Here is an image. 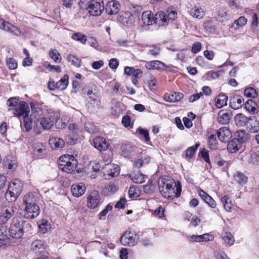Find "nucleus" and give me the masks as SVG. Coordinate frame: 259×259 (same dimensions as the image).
Wrapping results in <instances>:
<instances>
[{"label":"nucleus","instance_id":"nucleus-1","mask_svg":"<svg viewBox=\"0 0 259 259\" xmlns=\"http://www.w3.org/2000/svg\"><path fill=\"white\" fill-rule=\"evenodd\" d=\"M174 182L173 180L166 177L160 178L158 181L159 190L161 194L165 198L173 199L175 197H179L181 192V187L178 186L176 192L173 187Z\"/></svg>","mask_w":259,"mask_h":259},{"label":"nucleus","instance_id":"nucleus-2","mask_svg":"<svg viewBox=\"0 0 259 259\" xmlns=\"http://www.w3.org/2000/svg\"><path fill=\"white\" fill-rule=\"evenodd\" d=\"M28 227H30L28 222L14 217L9 228L10 235L13 238L19 239L23 235L25 231H28Z\"/></svg>","mask_w":259,"mask_h":259},{"label":"nucleus","instance_id":"nucleus-3","mask_svg":"<svg viewBox=\"0 0 259 259\" xmlns=\"http://www.w3.org/2000/svg\"><path fill=\"white\" fill-rule=\"evenodd\" d=\"M23 183L19 179L12 181L9 184L5 194L6 199L9 201H14L20 195L22 190Z\"/></svg>","mask_w":259,"mask_h":259},{"label":"nucleus","instance_id":"nucleus-4","mask_svg":"<svg viewBox=\"0 0 259 259\" xmlns=\"http://www.w3.org/2000/svg\"><path fill=\"white\" fill-rule=\"evenodd\" d=\"M177 18V12L173 8L167 9L166 13L162 11L156 14V19L159 25L167 26L169 20H174Z\"/></svg>","mask_w":259,"mask_h":259},{"label":"nucleus","instance_id":"nucleus-5","mask_svg":"<svg viewBox=\"0 0 259 259\" xmlns=\"http://www.w3.org/2000/svg\"><path fill=\"white\" fill-rule=\"evenodd\" d=\"M76 166V161L72 155H64L59 158V166L63 171L71 173L75 171Z\"/></svg>","mask_w":259,"mask_h":259},{"label":"nucleus","instance_id":"nucleus-6","mask_svg":"<svg viewBox=\"0 0 259 259\" xmlns=\"http://www.w3.org/2000/svg\"><path fill=\"white\" fill-rule=\"evenodd\" d=\"M88 10L89 13L94 16H100L104 10L102 0H91L89 2Z\"/></svg>","mask_w":259,"mask_h":259},{"label":"nucleus","instance_id":"nucleus-7","mask_svg":"<svg viewBox=\"0 0 259 259\" xmlns=\"http://www.w3.org/2000/svg\"><path fill=\"white\" fill-rule=\"evenodd\" d=\"M139 236L135 232H126L120 238V242L123 245L133 246L138 242Z\"/></svg>","mask_w":259,"mask_h":259},{"label":"nucleus","instance_id":"nucleus-8","mask_svg":"<svg viewBox=\"0 0 259 259\" xmlns=\"http://www.w3.org/2000/svg\"><path fill=\"white\" fill-rule=\"evenodd\" d=\"M13 114L17 116L26 117L29 116L30 110L28 104L24 101H20L15 106V108H12Z\"/></svg>","mask_w":259,"mask_h":259},{"label":"nucleus","instance_id":"nucleus-9","mask_svg":"<svg viewBox=\"0 0 259 259\" xmlns=\"http://www.w3.org/2000/svg\"><path fill=\"white\" fill-rule=\"evenodd\" d=\"M0 29L14 34L18 36L22 34L21 30L17 27L5 21L3 19H0Z\"/></svg>","mask_w":259,"mask_h":259},{"label":"nucleus","instance_id":"nucleus-10","mask_svg":"<svg viewBox=\"0 0 259 259\" xmlns=\"http://www.w3.org/2000/svg\"><path fill=\"white\" fill-rule=\"evenodd\" d=\"M14 214L15 210L13 207H3L0 211V223H6Z\"/></svg>","mask_w":259,"mask_h":259},{"label":"nucleus","instance_id":"nucleus-11","mask_svg":"<svg viewBox=\"0 0 259 259\" xmlns=\"http://www.w3.org/2000/svg\"><path fill=\"white\" fill-rule=\"evenodd\" d=\"M92 144L96 149L100 151L106 150L110 146L105 138L98 136L93 139Z\"/></svg>","mask_w":259,"mask_h":259},{"label":"nucleus","instance_id":"nucleus-12","mask_svg":"<svg viewBox=\"0 0 259 259\" xmlns=\"http://www.w3.org/2000/svg\"><path fill=\"white\" fill-rule=\"evenodd\" d=\"M101 202L99 193L97 191L91 192L88 197V206L91 209H94L98 206Z\"/></svg>","mask_w":259,"mask_h":259},{"label":"nucleus","instance_id":"nucleus-13","mask_svg":"<svg viewBox=\"0 0 259 259\" xmlns=\"http://www.w3.org/2000/svg\"><path fill=\"white\" fill-rule=\"evenodd\" d=\"M40 213V208L38 205H31L25 206L24 217L32 219L37 217Z\"/></svg>","mask_w":259,"mask_h":259},{"label":"nucleus","instance_id":"nucleus-14","mask_svg":"<svg viewBox=\"0 0 259 259\" xmlns=\"http://www.w3.org/2000/svg\"><path fill=\"white\" fill-rule=\"evenodd\" d=\"M103 173L105 175H108L111 177H114L119 175V167L118 165L112 164L107 163L105 165L103 168Z\"/></svg>","mask_w":259,"mask_h":259},{"label":"nucleus","instance_id":"nucleus-15","mask_svg":"<svg viewBox=\"0 0 259 259\" xmlns=\"http://www.w3.org/2000/svg\"><path fill=\"white\" fill-rule=\"evenodd\" d=\"M217 136L220 141L227 142L232 137V133L227 127H222L217 131Z\"/></svg>","mask_w":259,"mask_h":259},{"label":"nucleus","instance_id":"nucleus-16","mask_svg":"<svg viewBox=\"0 0 259 259\" xmlns=\"http://www.w3.org/2000/svg\"><path fill=\"white\" fill-rule=\"evenodd\" d=\"M136 147L131 143H124L121 146V155L124 157H130L134 154Z\"/></svg>","mask_w":259,"mask_h":259},{"label":"nucleus","instance_id":"nucleus-17","mask_svg":"<svg viewBox=\"0 0 259 259\" xmlns=\"http://www.w3.org/2000/svg\"><path fill=\"white\" fill-rule=\"evenodd\" d=\"M244 99L243 98L238 95H234L230 98L229 99V106L230 107L235 110L240 108L243 105Z\"/></svg>","mask_w":259,"mask_h":259},{"label":"nucleus","instance_id":"nucleus-18","mask_svg":"<svg viewBox=\"0 0 259 259\" xmlns=\"http://www.w3.org/2000/svg\"><path fill=\"white\" fill-rule=\"evenodd\" d=\"M120 9V5L117 1H112L109 2L105 9L106 12L110 15H115L117 14Z\"/></svg>","mask_w":259,"mask_h":259},{"label":"nucleus","instance_id":"nucleus-19","mask_svg":"<svg viewBox=\"0 0 259 259\" xmlns=\"http://www.w3.org/2000/svg\"><path fill=\"white\" fill-rule=\"evenodd\" d=\"M135 18L130 12H124L118 18V21L124 26L132 24L135 21Z\"/></svg>","mask_w":259,"mask_h":259},{"label":"nucleus","instance_id":"nucleus-20","mask_svg":"<svg viewBox=\"0 0 259 259\" xmlns=\"http://www.w3.org/2000/svg\"><path fill=\"white\" fill-rule=\"evenodd\" d=\"M142 20L143 24L145 25H151L153 23L158 24V23L156 22V16L155 18H154L153 14L151 11H147L144 12L142 15Z\"/></svg>","mask_w":259,"mask_h":259},{"label":"nucleus","instance_id":"nucleus-21","mask_svg":"<svg viewBox=\"0 0 259 259\" xmlns=\"http://www.w3.org/2000/svg\"><path fill=\"white\" fill-rule=\"evenodd\" d=\"M212 237L208 234H204L200 235H192L190 236H187V239L190 242H201L203 241H208L211 240L210 238Z\"/></svg>","mask_w":259,"mask_h":259},{"label":"nucleus","instance_id":"nucleus-22","mask_svg":"<svg viewBox=\"0 0 259 259\" xmlns=\"http://www.w3.org/2000/svg\"><path fill=\"white\" fill-rule=\"evenodd\" d=\"M38 197L35 193H29L24 195L23 198V203L26 206L31 205H36Z\"/></svg>","mask_w":259,"mask_h":259},{"label":"nucleus","instance_id":"nucleus-23","mask_svg":"<svg viewBox=\"0 0 259 259\" xmlns=\"http://www.w3.org/2000/svg\"><path fill=\"white\" fill-rule=\"evenodd\" d=\"M85 189L84 184H75L71 187V192L74 196L79 197L84 194Z\"/></svg>","mask_w":259,"mask_h":259},{"label":"nucleus","instance_id":"nucleus-24","mask_svg":"<svg viewBox=\"0 0 259 259\" xmlns=\"http://www.w3.org/2000/svg\"><path fill=\"white\" fill-rule=\"evenodd\" d=\"M246 127L251 133H254L259 131V122L255 116L249 118Z\"/></svg>","mask_w":259,"mask_h":259},{"label":"nucleus","instance_id":"nucleus-25","mask_svg":"<svg viewBox=\"0 0 259 259\" xmlns=\"http://www.w3.org/2000/svg\"><path fill=\"white\" fill-rule=\"evenodd\" d=\"M231 117V114L229 112L221 110L218 115V121L222 124H226L229 123Z\"/></svg>","mask_w":259,"mask_h":259},{"label":"nucleus","instance_id":"nucleus-26","mask_svg":"<svg viewBox=\"0 0 259 259\" xmlns=\"http://www.w3.org/2000/svg\"><path fill=\"white\" fill-rule=\"evenodd\" d=\"M165 64L158 60L145 62V67L148 70L150 69H161L165 66Z\"/></svg>","mask_w":259,"mask_h":259},{"label":"nucleus","instance_id":"nucleus-27","mask_svg":"<svg viewBox=\"0 0 259 259\" xmlns=\"http://www.w3.org/2000/svg\"><path fill=\"white\" fill-rule=\"evenodd\" d=\"M199 195L200 197L211 207L215 208L217 206L215 201L212 198L208 195L204 191L201 190L199 191Z\"/></svg>","mask_w":259,"mask_h":259},{"label":"nucleus","instance_id":"nucleus-28","mask_svg":"<svg viewBox=\"0 0 259 259\" xmlns=\"http://www.w3.org/2000/svg\"><path fill=\"white\" fill-rule=\"evenodd\" d=\"M189 13L192 17L199 19L203 18L205 15V11L203 9L197 7L191 8Z\"/></svg>","mask_w":259,"mask_h":259},{"label":"nucleus","instance_id":"nucleus-29","mask_svg":"<svg viewBox=\"0 0 259 259\" xmlns=\"http://www.w3.org/2000/svg\"><path fill=\"white\" fill-rule=\"evenodd\" d=\"M46 148L41 143H34L33 145V153L37 158L45 154Z\"/></svg>","mask_w":259,"mask_h":259},{"label":"nucleus","instance_id":"nucleus-30","mask_svg":"<svg viewBox=\"0 0 259 259\" xmlns=\"http://www.w3.org/2000/svg\"><path fill=\"white\" fill-rule=\"evenodd\" d=\"M49 144L52 148L59 149L64 146L65 142L62 139L52 137L50 139Z\"/></svg>","mask_w":259,"mask_h":259},{"label":"nucleus","instance_id":"nucleus-31","mask_svg":"<svg viewBox=\"0 0 259 259\" xmlns=\"http://www.w3.org/2000/svg\"><path fill=\"white\" fill-rule=\"evenodd\" d=\"M242 144L236 139H233L228 144L227 149L231 153H236L241 148Z\"/></svg>","mask_w":259,"mask_h":259},{"label":"nucleus","instance_id":"nucleus-32","mask_svg":"<svg viewBox=\"0 0 259 259\" xmlns=\"http://www.w3.org/2000/svg\"><path fill=\"white\" fill-rule=\"evenodd\" d=\"M245 109L251 114H255L257 113L256 103L252 100H248L244 104Z\"/></svg>","mask_w":259,"mask_h":259},{"label":"nucleus","instance_id":"nucleus-33","mask_svg":"<svg viewBox=\"0 0 259 259\" xmlns=\"http://www.w3.org/2000/svg\"><path fill=\"white\" fill-rule=\"evenodd\" d=\"M249 118L243 114L239 113L235 116V122L237 125L240 126H246Z\"/></svg>","mask_w":259,"mask_h":259},{"label":"nucleus","instance_id":"nucleus-34","mask_svg":"<svg viewBox=\"0 0 259 259\" xmlns=\"http://www.w3.org/2000/svg\"><path fill=\"white\" fill-rule=\"evenodd\" d=\"M31 249L35 253H41L45 249L44 242L41 240H36L31 243Z\"/></svg>","mask_w":259,"mask_h":259},{"label":"nucleus","instance_id":"nucleus-35","mask_svg":"<svg viewBox=\"0 0 259 259\" xmlns=\"http://www.w3.org/2000/svg\"><path fill=\"white\" fill-rule=\"evenodd\" d=\"M228 97L225 94H221L215 99V106L218 108H221L227 105Z\"/></svg>","mask_w":259,"mask_h":259},{"label":"nucleus","instance_id":"nucleus-36","mask_svg":"<svg viewBox=\"0 0 259 259\" xmlns=\"http://www.w3.org/2000/svg\"><path fill=\"white\" fill-rule=\"evenodd\" d=\"M129 178L135 183L142 184L145 182V175L140 172L129 175Z\"/></svg>","mask_w":259,"mask_h":259},{"label":"nucleus","instance_id":"nucleus-37","mask_svg":"<svg viewBox=\"0 0 259 259\" xmlns=\"http://www.w3.org/2000/svg\"><path fill=\"white\" fill-rule=\"evenodd\" d=\"M31 110L33 114L36 116H40L44 115V109L42 106L39 103H33L31 104Z\"/></svg>","mask_w":259,"mask_h":259},{"label":"nucleus","instance_id":"nucleus-38","mask_svg":"<svg viewBox=\"0 0 259 259\" xmlns=\"http://www.w3.org/2000/svg\"><path fill=\"white\" fill-rule=\"evenodd\" d=\"M235 136L236 138L234 139L237 140L241 144L245 142L249 138L248 134L243 130L236 131L235 133Z\"/></svg>","mask_w":259,"mask_h":259},{"label":"nucleus","instance_id":"nucleus-39","mask_svg":"<svg viewBox=\"0 0 259 259\" xmlns=\"http://www.w3.org/2000/svg\"><path fill=\"white\" fill-rule=\"evenodd\" d=\"M221 201L223 203L224 209L228 212H231L234 207L231 201L228 196L225 195L221 198Z\"/></svg>","mask_w":259,"mask_h":259},{"label":"nucleus","instance_id":"nucleus-40","mask_svg":"<svg viewBox=\"0 0 259 259\" xmlns=\"http://www.w3.org/2000/svg\"><path fill=\"white\" fill-rule=\"evenodd\" d=\"M54 122V118L52 117H43L41 119L40 123L43 129L49 130L53 125Z\"/></svg>","mask_w":259,"mask_h":259},{"label":"nucleus","instance_id":"nucleus-41","mask_svg":"<svg viewBox=\"0 0 259 259\" xmlns=\"http://www.w3.org/2000/svg\"><path fill=\"white\" fill-rule=\"evenodd\" d=\"M117 190L116 186L112 183H110L103 189L102 192L104 195L108 196L114 193Z\"/></svg>","mask_w":259,"mask_h":259},{"label":"nucleus","instance_id":"nucleus-42","mask_svg":"<svg viewBox=\"0 0 259 259\" xmlns=\"http://www.w3.org/2000/svg\"><path fill=\"white\" fill-rule=\"evenodd\" d=\"M129 11L132 14V16L135 18L138 17L142 10V8L141 6L136 5L133 4H130L128 6Z\"/></svg>","mask_w":259,"mask_h":259},{"label":"nucleus","instance_id":"nucleus-43","mask_svg":"<svg viewBox=\"0 0 259 259\" xmlns=\"http://www.w3.org/2000/svg\"><path fill=\"white\" fill-rule=\"evenodd\" d=\"M68 83V76L64 75L60 80L56 83V87L57 89L63 90L65 89Z\"/></svg>","mask_w":259,"mask_h":259},{"label":"nucleus","instance_id":"nucleus-44","mask_svg":"<svg viewBox=\"0 0 259 259\" xmlns=\"http://www.w3.org/2000/svg\"><path fill=\"white\" fill-rule=\"evenodd\" d=\"M183 97V94L179 92H174L167 97V99L166 101L169 102H176L180 101Z\"/></svg>","mask_w":259,"mask_h":259},{"label":"nucleus","instance_id":"nucleus-45","mask_svg":"<svg viewBox=\"0 0 259 259\" xmlns=\"http://www.w3.org/2000/svg\"><path fill=\"white\" fill-rule=\"evenodd\" d=\"M247 161L252 166L259 165V153H252L248 157Z\"/></svg>","mask_w":259,"mask_h":259},{"label":"nucleus","instance_id":"nucleus-46","mask_svg":"<svg viewBox=\"0 0 259 259\" xmlns=\"http://www.w3.org/2000/svg\"><path fill=\"white\" fill-rule=\"evenodd\" d=\"M71 38L74 40L80 42L82 44H85L87 41L86 35L80 32L74 33L72 34Z\"/></svg>","mask_w":259,"mask_h":259},{"label":"nucleus","instance_id":"nucleus-47","mask_svg":"<svg viewBox=\"0 0 259 259\" xmlns=\"http://www.w3.org/2000/svg\"><path fill=\"white\" fill-rule=\"evenodd\" d=\"M234 179L238 184L243 185L247 182L248 179L244 174L237 172L234 175Z\"/></svg>","mask_w":259,"mask_h":259},{"label":"nucleus","instance_id":"nucleus-48","mask_svg":"<svg viewBox=\"0 0 259 259\" xmlns=\"http://www.w3.org/2000/svg\"><path fill=\"white\" fill-rule=\"evenodd\" d=\"M199 146V144H196L188 148L186 151V157L188 159L191 158L194 155Z\"/></svg>","mask_w":259,"mask_h":259},{"label":"nucleus","instance_id":"nucleus-49","mask_svg":"<svg viewBox=\"0 0 259 259\" xmlns=\"http://www.w3.org/2000/svg\"><path fill=\"white\" fill-rule=\"evenodd\" d=\"M244 94L248 98H255L257 96L256 90L251 87L246 88L244 90Z\"/></svg>","mask_w":259,"mask_h":259},{"label":"nucleus","instance_id":"nucleus-50","mask_svg":"<svg viewBox=\"0 0 259 259\" xmlns=\"http://www.w3.org/2000/svg\"><path fill=\"white\" fill-rule=\"evenodd\" d=\"M247 20L244 17H240L237 20H236L232 25V27L235 29H238L240 27H242L246 23Z\"/></svg>","mask_w":259,"mask_h":259},{"label":"nucleus","instance_id":"nucleus-51","mask_svg":"<svg viewBox=\"0 0 259 259\" xmlns=\"http://www.w3.org/2000/svg\"><path fill=\"white\" fill-rule=\"evenodd\" d=\"M38 228L39 232L45 234L50 229V225L47 221L42 220L41 223L38 225Z\"/></svg>","mask_w":259,"mask_h":259},{"label":"nucleus","instance_id":"nucleus-52","mask_svg":"<svg viewBox=\"0 0 259 259\" xmlns=\"http://www.w3.org/2000/svg\"><path fill=\"white\" fill-rule=\"evenodd\" d=\"M67 59L72 65L79 67L80 66L81 60L77 58H76L72 55H69L67 57Z\"/></svg>","mask_w":259,"mask_h":259},{"label":"nucleus","instance_id":"nucleus-53","mask_svg":"<svg viewBox=\"0 0 259 259\" xmlns=\"http://www.w3.org/2000/svg\"><path fill=\"white\" fill-rule=\"evenodd\" d=\"M230 19V16L227 14V13L224 11H221L219 12L217 16V19L222 22H224Z\"/></svg>","mask_w":259,"mask_h":259},{"label":"nucleus","instance_id":"nucleus-54","mask_svg":"<svg viewBox=\"0 0 259 259\" xmlns=\"http://www.w3.org/2000/svg\"><path fill=\"white\" fill-rule=\"evenodd\" d=\"M50 57L56 62H60L61 58L60 54L56 50H52L49 52Z\"/></svg>","mask_w":259,"mask_h":259},{"label":"nucleus","instance_id":"nucleus-55","mask_svg":"<svg viewBox=\"0 0 259 259\" xmlns=\"http://www.w3.org/2000/svg\"><path fill=\"white\" fill-rule=\"evenodd\" d=\"M223 238L226 243L230 245H232L234 243V238L233 235L229 232H225Z\"/></svg>","mask_w":259,"mask_h":259},{"label":"nucleus","instance_id":"nucleus-56","mask_svg":"<svg viewBox=\"0 0 259 259\" xmlns=\"http://www.w3.org/2000/svg\"><path fill=\"white\" fill-rule=\"evenodd\" d=\"M6 63L8 68L10 69H15L17 67V62L14 58H8Z\"/></svg>","mask_w":259,"mask_h":259},{"label":"nucleus","instance_id":"nucleus-57","mask_svg":"<svg viewBox=\"0 0 259 259\" xmlns=\"http://www.w3.org/2000/svg\"><path fill=\"white\" fill-rule=\"evenodd\" d=\"M24 118V126L26 131H29L32 126V121L29 116L23 117Z\"/></svg>","mask_w":259,"mask_h":259},{"label":"nucleus","instance_id":"nucleus-58","mask_svg":"<svg viewBox=\"0 0 259 259\" xmlns=\"http://www.w3.org/2000/svg\"><path fill=\"white\" fill-rule=\"evenodd\" d=\"M137 132L142 135L145 139V140L146 142H148L150 141V137L149 136L148 131L145 128H142L141 127H139L137 129Z\"/></svg>","mask_w":259,"mask_h":259},{"label":"nucleus","instance_id":"nucleus-59","mask_svg":"<svg viewBox=\"0 0 259 259\" xmlns=\"http://www.w3.org/2000/svg\"><path fill=\"white\" fill-rule=\"evenodd\" d=\"M128 195L130 198H137L139 196V191L135 187H131L128 190Z\"/></svg>","mask_w":259,"mask_h":259},{"label":"nucleus","instance_id":"nucleus-60","mask_svg":"<svg viewBox=\"0 0 259 259\" xmlns=\"http://www.w3.org/2000/svg\"><path fill=\"white\" fill-rule=\"evenodd\" d=\"M201 49V44L200 42L196 41L195 42L192 47L191 51L193 53H197L200 51Z\"/></svg>","mask_w":259,"mask_h":259},{"label":"nucleus","instance_id":"nucleus-61","mask_svg":"<svg viewBox=\"0 0 259 259\" xmlns=\"http://www.w3.org/2000/svg\"><path fill=\"white\" fill-rule=\"evenodd\" d=\"M199 154L201 155V156L203 158V159L206 162H207V163L210 162L208 151L207 150H206L205 149H203L200 152Z\"/></svg>","mask_w":259,"mask_h":259},{"label":"nucleus","instance_id":"nucleus-62","mask_svg":"<svg viewBox=\"0 0 259 259\" xmlns=\"http://www.w3.org/2000/svg\"><path fill=\"white\" fill-rule=\"evenodd\" d=\"M160 51L159 47L153 46L148 50V54L154 56H157L159 55Z\"/></svg>","mask_w":259,"mask_h":259},{"label":"nucleus","instance_id":"nucleus-63","mask_svg":"<svg viewBox=\"0 0 259 259\" xmlns=\"http://www.w3.org/2000/svg\"><path fill=\"white\" fill-rule=\"evenodd\" d=\"M84 129L85 130L90 133H93L95 131V126L90 122H87L84 124Z\"/></svg>","mask_w":259,"mask_h":259},{"label":"nucleus","instance_id":"nucleus-64","mask_svg":"<svg viewBox=\"0 0 259 259\" xmlns=\"http://www.w3.org/2000/svg\"><path fill=\"white\" fill-rule=\"evenodd\" d=\"M68 128L74 134V137H75V135H77L78 132L79 131V128L76 124H75V123L70 124L68 126Z\"/></svg>","mask_w":259,"mask_h":259}]
</instances>
